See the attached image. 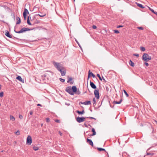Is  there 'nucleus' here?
<instances>
[{"instance_id": "nucleus-26", "label": "nucleus", "mask_w": 157, "mask_h": 157, "mask_svg": "<svg viewBox=\"0 0 157 157\" xmlns=\"http://www.w3.org/2000/svg\"><path fill=\"white\" fill-rule=\"evenodd\" d=\"M122 101V99H121L118 102H117V101H113V103H114V104H120L121 103V102Z\"/></svg>"}, {"instance_id": "nucleus-5", "label": "nucleus", "mask_w": 157, "mask_h": 157, "mask_svg": "<svg viewBox=\"0 0 157 157\" xmlns=\"http://www.w3.org/2000/svg\"><path fill=\"white\" fill-rule=\"evenodd\" d=\"M86 120V118L83 117H77L76 118V121L78 123H81L84 121Z\"/></svg>"}, {"instance_id": "nucleus-14", "label": "nucleus", "mask_w": 157, "mask_h": 157, "mask_svg": "<svg viewBox=\"0 0 157 157\" xmlns=\"http://www.w3.org/2000/svg\"><path fill=\"white\" fill-rule=\"evenodd\" d=\"M16 20L17 21L16 23V25L20 24L21 22V20L20 18L18 17H16Z\"/></svg>"}, {"instance_id": "nucleus-38", "label": "nucleus", "mask_w": 157, "mask_h": 157, "mask_svg": "<svg viewBox=\"0 0 157 157\" xmlns=\"http://www.w3.org/2000/svg\"><path fill=\"white\" fill-rule=\"evenodd\" d=\"M87 118H89L90 119H94V120H96V119L93 117H86Z\"/></svg>"}, {"instance_id": "nucleus-33", "label": "nucleus", "mask_w": 157, "mask_h": 157, "mask_svg": "<svg viewBox=\"0 0 157 157\" xmlns=\"http://www.w3.org/2000/svg\"><path fill=\"white\" fill-rule=\"evenodd\" d=\"M4 95V93L3 92H1L0 93V97L1 98Z\"/></svg>"}, {"instance_id": "nucleus-32", "label": "nucleus", "mask_w": 157, "mask_h": 157, "mask_svg": "<svg viewBox=\"0 0 157 157\" xmlns=\"http://www.w3.org/2000/svg\"><path fill=\"white\" fill-rule=\"evenodd\" d=\"M97 76L99 78V79L100 80L102 81V78L101 77L100 75L99 74H97Z\"/></svg>"}, {"instance_id": "nucleus-60", "label": "nucleus", "mask_w": 157, "mask_h": 157, "mask_svg": "<svg viewBox=\"0 0 157 157\" xmlns=\"http://www.w3.org/2000/svg\"><path fill=\"white\" fill-rule=\"evenodd\" d=\"M96 78V79L97 80H98V79H97V78Z\"/></svg>"}, {"instance_id": "nucleus-30", "label": "nucleus", "mask_w": 157, "mask_h": 157, "mask_svg": "<svg viewBox=\"0 0 157 157\" xmlns=\"http://www.w3.org/2000/svg\"><path fill=\"white\" fill-rule=\"evenodd\" d=\"M140 49L143 52H144L145 50V48L143 47H140Z\"/></svg>"}, {"instance_id": "nucleus-52", "label": "nucleus", "mask_w": 157, "mask_h": 157, "mask_svg": "<svg viewBox=\"0 0 157 157\" xmlns=\"http://www.w3.org/2000/svg\"><path fill=\"white\" fill-rule=\"evenodd\" d=\"M37 105L38 106H42V105H41V104H38Z\"/></svg>"}, {"instance_id": "nucleus-51", "label": "nucleus", "mask_w": 157, "mask_h": 157, "mask_svg": "<svg viewBox=\"0 0 157 157\" xmlns=\"http://www.w3.org/2000/svg\"><path fill=\"white\" fill-rule=\"evenodd\" d=\"M59 133L60 134V135L61 136H62V133L60 131H59Z\"/></svg>"}, {"instance_id": "nucleus-2", "label": "nucleus", "mask_w": 157, "mask_h": 157, "mask_svg": "<svg viewBox=\"0 0 157 157\" xmlns=\"http://www.w3.org/2000/svg\"><path fill=\"white\" fill-rule=\"evenodd\" d=\"M53 64L55 67H56L58 71H59L60 69H63V68H64L63 65L59 63L53 62Z\"/></svg>"}, {"instance_id": "nucleus-63", "label": "nucleus", "mask_w": 157, "mask_h": 157, "mask_svg": "<svg viewBox=\"0 0 157 157\" xmlns=\"http://www.w3.org/2000/svg\"><path fill=\"white\" fill-rule=\"evenodd\" d=\"M75 1V0H74V1Z\"/></svg>"}, {"instance_id": "nucleus-13", "label": "nucleus", "mask_w": 157, "mask_h": 157, "mask_svg": "<svg viewBox=\"0 0 157 157\" xmlns=\"http://www.w3.org/2000/svg\"><path fill=\"white\" fill-rule=\"evenodd\" d=\"M90 85L91 87L94 89H96L97 88L96 86L94 84V83L91 82L90 81Z\"/></svg>"}, {"instance_id": "nucleus-48", "label": "nucleus", "mask_w": 157, "mask_h": 157, "mask_svg": "<svg viewBox=\"0 0 157 157\" xmlns=\"http://www.w3.org/2000/svg\"><path fill=\"white\" fill-rule=\"evenodd\" d=\"M144 64L147 66H148L149 65V64L145 62Z\"/></svg>"}, {"instance_id": "nucleus-23", "label": "nucleus", "mask_w": 157, "mask_h": 157, "mask_svg": "<svg viewBox=\"0 0 157 157\" xmlns=\"http://www.w3.org/2000/svg\"><path fill=\"white\" fill-rule=\"evenodd\" d=\"M129 64L132 67H134V63L130 60L129 62Z\"/></svg>"}, {"instance_id": "nucleus-19", "label": "nucleus", "mask_w": 157, "mask_h": 157, "mask_svg": "<svg viewBox=\"0 0 157 157\" xmlns=\"http://www.w3.org/2000/svg\"><path fill=\"white\" fill-rule=\"evenodd\" d=\"M76 112L78 114H83L84 113V111L83 110L82 111H80L78 110H77L76 111Z\"/></svg>"}, {"instance_id": "nucleus-8", "label": "nucleus", "mask_w": 157, "mask_h": 157, "mask_svg": "<svg viewBox=\"0 0 157 157\" xmlns=\"http://www.w3.org/2000/svg\"><path fill=\"white\" fill-rule=\"evenodd\" d=\"M94 94L95 97L97 99H98L99 98V94L98 90H95L94 91Z\"/></svg>"}, {"instance_id": "nucleus-31", "label": "nucleus", "mask_w": 157, "mask_h": 157, "mask_svg": "<svg viewBox=\"0 0 157 157\" xmlns=\"http://www.w3.org/2000/svg\"><path fill=\"white\" fill-rule=\"evenodd\" d=\"M123 91L124 93L126 95V96L127 97H128L129 96V95L128 94V93H127V92H126V91L124 90H123Z\"/></svg>"}, {"instance_id": "nucleus-7", "label": "nucleus", "mask_w": 157, "mask_h": 157, "mask_svg": "<svg viewBox=\"0 0 157 157\" xmlns=\"http://www.w3.org/2000/svg\"><path fill=\"white\" fill-rule=\"evenodd\" d=\"M59 71L60 72L61 75L62 76H64L65 75L66 73V70L64 67L63 68V69H60Z\"/></svg>"}, {"instance_id": "nucleus-16", "label": "nucleus", "mask_w": 157, "mask_h": 157, "mask_svg": "<svg viewBox=\"0 0 157 157\" xmlns=\"http://www.w3.org/2000/svg\"><path fill=\"white\" fill-rule=\"evenodd\" d=\"M81 103L82 104H84L85 105H91V102L90 101H86L83 102H81Z\"/></svg>"}, {"instance_id": "nucleus-34", "label": "nucleus", "mask_w": 157, "mask_h": 157, "mask_svg": "<svg viewBox=\"0 0 157 157\" xmlns=\"http://www.w3.org/2000/svg\"><path fill=\"white\" fill-rule=\"evenodd\" d=\"M37 15L39 16L40 17H44L46 15V14H38Z\"/></svg>"}, {"instance_id": "nucleus-11", "label": "nucleus", "mask_w": 157, "mask_h": 157, "mask_svg": "<svg viewBox=\"0 0 157 157\" xmlns=\"http://www.w3.org/2000/svg\"><path fill=\"white\" fill-rule=\"evenodd\" d=\"M87 143H89L90 144V145H91L92 147H93V143L91 140L87 138Z\"/></svg>"}, {"instance_id": "nucleus-44", "label": "nucleus", "mask_w": 157, "mask_h": 157, "mask_svg": "<svg viewBox=\"0 0 157 157\" xmlns=\"http://www.w3.org/2000/svg\"><path fill=\"white\" fill-rule=\"evenodd\" d=\"M19 118L20 119H22L23 118V116L21 115H20L19 116Z\"/></svg>"}, {"instance_id": "nucleus-49", "label": "nucleus", "mask_w": 157, "mask_h": 157, "mask_svg": "<svg viewBox=\"0 0 157 157\" xmlns=\"http://www.w3.org/2000/svg\"><path fill=\"white\" fill-rule=\"evenodd\" d=\"M75 39L76 42L78 44V45H79V43L78 42L77 40L76 39Z\"/></svg>"}, {"instance_id": "nucleus-29", "label": "nucleus", "mask_w": 157, "mask_h": 157, "mask_svg": "<svg viewBox=\"0 0 157 157\" xmlns=\"http://www.w3.org/2000/svg\"><path fill=\"white\" fill-rule=\"evenodd\" d=\"M75 93L76 94L79 95L81 93V92L79 90H77H77L76 92H74V93Z\"/></svg>"}, {"instance_id": "nucleus-57", "label": "nucleus", "mask_w": 157, "mask_h": 157, "mask_svg": "<svg viewBox=\"0 0 157 157\" xmlns=\"http://www.w3.org/2000/svg\"><path fill=\"white\" fill-rule=\"evenodd\" d=\"M47 72H50V73L51 72L50 71H47Z\"/></svg>"}, {"instance_id": "nucleus-62", "label": "nucleus", "mask_w": 157, "mask_h": 157, "mask_svg": "<svg viewBox=\"0 0 157 157\" xmlns=\"http://www.w3.org/2000/svg\"><path fill=\"white\" fill-rule=\"evenodd\" d=\"M1 104H0V106H1Z\"/></svg>"}, {"instance_id": "nucleus-45", "label": "nucleus", "mask_w": 157, "mask_h": 157, "mask_svg": "<svg viewBox=\"0 0 157 157\" xmlns=\"http://www.w3.org/2000/svg\"><path fill=\"white\" fill-rule=\"evenodd\" d=\"M138 29L140 30H143V28L142 27H138L137 28Z\"/></svg>"}, {"instance_id": "nucleus-54", "label": "nucleus", "mask_w": 157, "mask_h": 157, "mask_svg": "<svg viewBox=\"0 0 157 157\" xmlns=\"http://www.w3.org/2000/svg\"><path fill=\"white\" fill-rule=\"evenodd\" d=\"M106 90L107 91H108V88H107V87L106 86Z\"/></svg>"}, {"instance_id": "nucleus-25", "label": "nucleus", "mask_w": 157, "mask_h": 157, "mask_svg": "<svg viewBox=\"0 0 157 157\" xmlns=\"http://www.w3.org/2000/svg\"><path fill=\"white\" fill-rule=\"evenodd\" d=\"M148 7L149 10H150L152 12H153L155 14L157 15V12H155L153 10L151 9V8L149 7Z\"/></svg>"}, {"instance_id": "nucleus-18", "label": "nucleus", "mask_w": 157, "mask_h": 157, "mask_svg": "<svg viewBox=\"0 0 157 157\" xmlns=\"http://www.w3.org/2000/svg\"><path fill=\"white\" fill-rule=\"evenodd\" d=\"M49 76V75L48 73H45L44 74L42 75L41 76L44 77H45V78H48V77Z\"/></svg>"}, {"instance_id": "nucleus-61", "label": "nucleus", "mask_w": 157, "mask_h": 157, "mask_svg": "<svg viewBox=\"0 0 157 157\" xmlns=\"http://www.w3.org/2000/svg\"><path fill=\"white\" fill-rule=\"evenodd\" d=\"M16 38L17 39H18L17 38Z\"/></svg>"}, {"instance_id": "nucleus-3", "label": "nucleus", "mask_w": 157, "mask_h": 157, "mask_svg": "<svg viewBox=\"0 0 157 157\" xmlns=\"http://www.w3.org/2000/svg\"><path fill=\"white\" fill-rule=\"evenodd\" d=\"M32 29H30L28 28L23 27L19 31H16L15 29H14V31L15 33H23L27 31L31 30Z\"/></svg>"}, {"instance_id": "nucleus-43", "label": "nucleus", "mask_w": 157, "mask_h": 157, "mask_svg": "<svg viewBox=\"0 0 157 157\" xmlns=\"http://www.w3.org/2000/svg\"><path fill=\"white\" fill-rule=\"evenodd\" d=\"M97 28V27L95 25H93L92 26V28L93 29H96Z\"/></svg>"}, {"instance_id": "nucleus-46", "label": "nucleus", "mask_w": 157, "mask_h": 157, "mask_svg": "<svg viewBox=\"0 0 157 157\" xmlns=\"http://www.w3.org/2000/svg\"><path fill=\"white\" fill-rule=\"evenodd\" d=\"M133 55L134 56H136L137 57H139V54H133Z\"/></svg>"}, {"instance_id": "nucleus-4", "label": "nucleus", "mask_w": 157, "mask_h": 157, "mask_svg": "<svg viewBox=\"0 0 157 157\" xmlns=\"http://www.w3.org/2000/svg\"><path fill=\"white\" fill-rule=\"evenodd\" d=\"M143 59L145 62H148L151 59V57L147 53H144L142 56Z\"/></svg>"}, {"instance_id": "nucleus-35", "label": "nucleus", "mask_w": 157, "mask_h": 157, "mask_svg": "<svg viewBox=\"0 0 157 157\" xmlns=\"http://www.w3.org/2000/svg\"><path fill=\"white\" fill-rule=\"evenodd\" d=\"M59 79L60 81L62 82H63L65 81V79H63V78H59Z\"/></svg>"}, {"instance_id": "nucleus-17", "label": "nucleus", "mask_w": 157, "mask_h": 157, "mask_svg": "<svg viewBox=\"0 0 157 157\" xmlns=\"http://www.w3.org/2000/svg\"><path fill=\"white\" fill-rule=\"evenodd\" d=\"M5 35L7 37L9 38H12V36L10 34L9 32L8 31H7L6 32Z\"/></svg>"}, {"instance_id": "nucleus-27", "label": "nucleus", "mask_w": 157, "mask_h": 157, "mask_svg": "<svg viewBox=\"0 0 157 157\" xmlns=\"http://www.w3.org/2000/svg\"><path fill=\"white\" fill-rule=\"evenodd\" d=\"M136 4L139 7L141 8H144V7L143 6V5L142 4L138 3L136 2Z\"/></svg>"}, {"instance_id": "nucleus-56", "label": "nucleus", "mask_w": 157, "mask_h": 157, "mask_svg": "<svg viewBox=\"0 0 157 157\" xmlns=\"http://www.w3.org/2000/svg\"><path fill=\"white\" fill-rule=\"evenodd\" d=\"M90 77H89V75H88V78L87 79H89Z\"/></svg>"}, {"instance_id": "nucleus-37", "label": "nucleus", "mask_w": 157, "mask_h": 157, "mask_svg": "<svg viewBox=\"0 0 157 157\" xmlns=\"http://www.w3.org/2000/svg\"><path fill=\"white\" fill-rule=\"evenodd\" d=\"M93 104H94L96 103V101L95 98H94L93 99Z\"/></svg>"}, {"instance_id": "nucleus-6", "label": "nucleus", "mask_w": 157, "mask_h": 157, "mask_svg": "<svg viewBox=\"0 0 157 157\" xmlns=\"http://www.w3.org/2000/svg\"><path fill=\"white\" fill-rule=\"evenodd\" d=\"M32 142V140L31 137L29 135L27 138L26 144L28 145H30Z\"/></svg>"}, {"instance_id": "nucleus-40", "label": "nucleus", "mask_w": 157, "mask_h": 157, "mask_svg": "<svg viewBox=\"0 0 157 157\" xmlns=\"http://www.w3.org/2000/svg\"><path fill=\"white\" fill-rule=\"evenodd\" d=\"M114 33H120L119 32L118 30H114Z\"/></svg>"}, {"instance_id": "nucleus-24", "label": "nucleus", "mask_w": 157, "mask_h": 157, "mask_svg": "<svg viewBox=\"0 0 157 157\" xmlns=\"http://www.w3.org/2000/svg\"><path fill=\"white\" fill-rule=\"evenodd\" d=\"M33 149L34 151H36L39 149V147L37 146H33Z\"/></svg>"}, {"instance_id": "nucleus-10", "label": "nucleus", "mask_w": 157, "mask_h": 157, "mask_svg": "<svg viewBox=\"0 0 157 157\" xmlns=\"http://www.w3.org/2000/svg\"><path fill=\"white\" fill-rule=\"evenodd\" d=\"M29 13V11L28 10L26 9H24L23 13V17L25 18V19L26 16H27V13Z\"/></svg>"}, {"instance_id": "nucleus-58", "label": "nucleus", "mask_w": 157, "mask_h": 157, "mask_svg": "<svg viewBox=\"0 0 157 157\" xmlns=\"http://www.w3.org/2000/svg\"><path fill=\"white\" fill-rule=\"evenodd\" d=\"M1 85L0 84V90L1 89Z\"/></svg>"}, {"instance_id": "nucleus-59", "label": "nucleus", "mask_w": 157, "mask_h": 157, "mask_svg": "<svg viewBox=\"0 0 157 157\" xmlns=\"http://www.w3.org/2000/svg\"><path fill=\"white\" fill-rule=\"evenodd\" d=\"M110 106L111 107H113V106H112V105H110Z\"/></svg>"}, {"instance_id": "nucleus-9", "label": "nucleus", "mask_w": 157, "mask_h": 157, "mask_svg": "<svg viewBox=\"0 0 157 157\" xmlns=\"http://www.w3.org/2000/svg\"><path fill=\"white\" fill-rule=\"evenodd\" d=\"M68 80L67 82L68 83H70L71 84H72L74 82V81H72V78L71 77H67Z\"/></svg>"}, {"instance_id": "nucleus-41", "label": "nucleus", "mask_w": 157, "mask_h": 157, "mask_svg": "<svg viewBox=\"0 0 157 157\" xmlns=\"http://www.w3.org/2000/svg\"><path fill=\"white\" fill-rule=\"evenodd\" d=\"M55 121L57 123H60V121H59V120H58V119H56V120H55Z\"/></svg>"}, {"instance_id": "nucleus-1", "label": "nucleus", "mask_w": 157, "mask_h": 157, "mask_svg": "<svg viewBox=\"0 0 157 157\" xmlns=\"http://www.w3.org/2000/svg\"><path fill=\"white\" fill-rule=\"evenodd\" d=\"M77 87L76 86H73L71 87V86H67L66 87L65 91L71 95H74V92H76Z\"/></svg>"}, {"instance_id": "nucleus-39", "label": "nucleus", "mask_w": 157, "mask_h": 157, "mask_svg": "<svg viewBox=\"0 0 157 157\" xmlns=\"http://www.w3.org/2000/svg\"><path fill=\"white\" fill-rule=\"evenodd\" d=\"M15 134L17 135H19L20 134L19 131L18 130L17 131V132H15Z\"/></svg>"}, {"instance_id": "nucleus-53", "label": "nucleus", "mask_w": 157, "mask_h": 157, "mask_svg": "<svg viewBox=\"0 0 157 157\" xmlns=\"http://www.w3.org/2000/svg\"><path fill=\"white\" fill-rule=\"evenodd\" d=\"M84 125L85 126V127H87V125L86 124H84Z\"/></svg>"}, {"instance_id": "nucleus-55", "label": "nucleus", "mask_w": 157, "mask_h": 157, "mask_svg": "<svg viewBox=\"0 0 157 157\" xmlns=\"http://www.w3.org/2000/svg\"><path fill=\"white\" fill-rule=\"evenodd\" d=\"M79 46L80 48H81V45H80V44H79V45H78Z\"/></svg>"}, {"instance_id": "nucleus-28", "label": "nucleus", "mask_w": 157, "mask_h": 157, "mask_svg": "<svg viewBox=\"0 0 157 157\" xmlns=\"http://www.w3.org/2000/svg\"><path fill=\"white\" fill-rule=\"evenodd\" d=\"M27 23L29 25H32L31 23L30 22V21L29 19V17H28V18H27Z\"/></svg>"}, {"instance_id": "nucleus-50", "label": "nucleus", "mask_w": 157, "mask_h": 157, "mask_svg": "<svg viewBox=\"0 0 157 157\" xmlns=\"http://www.w3.org/2000/svg\"><path fill=\"white\" fill-rule=\"evenodd\" d=\"M30 114L31 115H32L33 113V112L32 111H30L29 112Z\"/></svg>"}, {"instance_id": "nucleus-42", "label": "nucleus", "mask_w": 157, "mask_h": 157, "mask_svg": "<svg viewBox=\"0 0 157 157\" xmlns=\"http://www.w3.org/2000/svg\"><path fill=\"white\" fill-rule=\"evenodd\" d=\"M46 122H49L50 121V119L49 118H47L46 119Z\"/></svg>"}, {"instance_id": "nucleus-20", "label": "nucleus", "mask_w": 157, "mask_h": 157, "mask_svg": "<svg viewBox=\"0 0 157 157\" xmlns=\"http://www.w3.org/2000/svg\"><path fill=\"white\" fill-rule=\"evenodd\" d=\"M97 149L99 151H105L108 154L107 152L106 151L105 149L99 147H97Z\"/></svg>"}, {"instance_id": "nucleus-12", "label": "nucleus", "mask_w": 157, "mask_h": 157, "mask_svg": "<svg viewBox=\"0 0 157 157\" xmlns=\"http://www.w3.org/2000/svg\"><path fill=\"white\" fill-rule=\"evenodd\" d=\"M88 75L89 77H90V76H92L94 78H96L95 75H94L92 72H90V70L89 71Z\"/></svg>"}, {"instance_id": "nucleus-21", "label": "nucleus", "mask_w": 157, "mask_h": 157, "mask_svg": "<svg viewBox=\"0 0 157 157\" xmlns=\"http://www.w3.org/2000/svg\"><path fill=\"white\" fill-rule=\"evenodd\" d=\"M92 131L93 132V134L90 136H94L96 135V132L95 131V129L94 128H92Z\"/></svg>"}, {"instance_id": "nucleus-36", "label": "nucleus", "mask_w": 157, "mask_h": 157, "mask_svg": "<svg viewBox=\"0 0 157 157\" xmlns=\"http://www.w3.org/2000/svg\"><path fill=\"white\" fill-rule=\"evenodd\" d=\"M102 79H103V82H104L105 83L106 82H107L105 80V78H104L102 76Z\"/></svg>"}, {"instance_id": "nucleus-22", "label": "nucleus", "mask_w": 157, "mask_h": 157, "mask_svg": "<svg viewBox=\"0 0 157 157\" xmlns=\"http://www.w3.org/2000/svg\"><path fill=\"white\" fill-rule=\"evenodd\" d=\"M10 120H12V121H15V118L13 116L10 115Z\"/></svg>"}, {"instance_id": "nucleus-47", "label": "nucleus", "mask_w": 157, "mask_h": 157, "mask_svg": "<svg viewBox=\"0 0 157 157\" xmlns=\"http://www.w3.org/2000/svg\"><path fill=\"white\" fill-rule=\"evenodd\" d=\"M123 27V26L120 25H118V26L117 27V28H120V27Z\"/></svg>"}, {"instance_id": "nucleus-15", "label": "nucleus", "mask_w": 157, "mask_h": 157, "mask_svg": "<svg viewBox=\"0 0 157 157\" xmlns=\"http://www.w3.org/2000/svg\"><path fill=\"white\" fill-rule=\"evenodd\" d=\"M16 78L20 82H21L23 83L24 82V81L22 79L21 76H18L16 77Z\"/></svg>"}]
</instances>
